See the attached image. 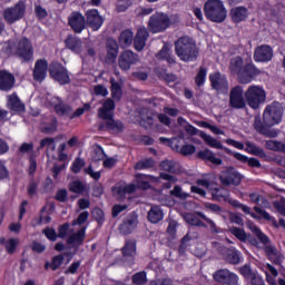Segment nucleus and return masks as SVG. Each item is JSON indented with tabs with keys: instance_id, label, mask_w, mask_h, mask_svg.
<instances>
[{
	"instance_id": "dca6fc26",
	"label": "nucleus",
	"mask_w": 285,
	"mask_h": 285,
	"mask_svg": "<svg viewBox=\"0 0 285 285\" xmlns=\"http://www.w3.org/2000/svg\"><path fill=\"white\" fill-rule=\"evenodd\" d=\"M50 75L52 79L61 85L70 83V76L68 75V70L61 65H53L50 70Z\"/></svg>"
},
{
	"instance_id": "2eb2a0df",
	"label": "nucleus",
	"mask_w": 285,
	"mask_h": 285,
	"mask_svg": "<svg viewBox=\"0 0 285 285\" xmlns=\"http://www.w3.org/2000/svg\"><path fill=\"white\" fill-rule=\"evenodd\" d=\"M244 60L242 57H235L230 60L229 70L232 75H237L240 83H248V79L244 77Z\"/></svg>"
},
{
	"instance_id": "a878e982",
	"label": "nucleus",
	"mask_w": 285,
	"mask_h": 285,
	"mask_svg": "<svg viewBox=\"0 0 285 285\" xmlns=\"http://www.w3.org/2000/svg\"><path fill=\"white\" fill-rule=\"evenodd\" d=\"M136 181L139 188L146 190L147 188H150V184H157V181H159V178L150 175L138 174L136 175Z\"/></svg>"
},
{
	"instance_id": "13d9d810",
	"label": "nucleus",
	"mask_w": 285,
	"mask_h": 285,
	"mask_svg": "<svg viewBox=\"0 0 285 285\" xmlns=\"http://www.w3.org/2000/svg\"><path fill=\"white\" fill-rule=\"evenodd\" d=\"M86 166V160L81 158H76L71 165L72 173H81V168Z\"/></svg>"
},
{
	"instance_id": "c03bdc74",
	"label": "nucleus",
	"mask_w": 285,
	"mask_h": 285,
	"mask_svg": "<svg viewBox=\"0 0 285 285\" xmlns=\"http://www.w3.org/2000/svg\"><path fill=\"white\" fill-rule=\"evenodd\" d=\"M110 83H111V97L112 99H115L116 101H119L121 99V85L117 81H115V78L110 79Z\"/></svg>"
},
{
	"instance_id": "9d476101",
	"label": "nucleus",
	"mask_w": 285,
	"mask_h": 285,
	"mask_svg": "<svg viewBox=\"0 0 285 285\" xmlns=\"http://www.w3.org/2000/svg\"><path fill=\"white\" fill-rule=\"evenodd\" d=\"M219 179L223 186H239L244 177L235 168L229 167L220 173Z\"/></svg>"
},
{
	"instance_id": "338daca9",
	"label": "nucleus",
	"mask_w": 285,
	"mask_h": 285,
	"mask_svg": "<svg viewBox=\"0 0 285 285\" xmlns=\"http://www.w3.org/2000/svg\"><path fill=\"white\" fill-rule=\"evenodd\" d=\"M94 92L98 97H108V89L102 85H97L94 87Z\"/></svg>"
},
{
	"instance_id": "f8f14e48",
	"label": "nucleus",
	"mask_w": 285,
	"mask_h": 285,
	"mask_svg": "<svg viewBox=\"0 0 285 285\" xmlns=\"http://www.w3.org/2000/svg\"><path fill=\"white\" fill-rule=\"evenodd\" d=\"M213 278L218 284L237 285L239 284V277L237 274L228 269H219L213 274Z\"/></svg>"
},
{
	"instance_id": "680f3d73",
	"label": "nucleus",
	"mask_w": 285,
	"mask_h": 285,
	"mask_svg": "<svg viewBox=\"0 0 285 285\" xmlns=\"http://www.w3.org/2000/svg\"><path fill=\"white\" fill-rule=\"evenodd\" d=\"M131 6H132L131 0H119L117 2V10L118 12H126V10H128V8H130Z\"/></svg>"
},
{
	"instance_id": "bb28decb",
	"label": "nucleus",
	"mask_w": 285,
	"mask_h": 285,
	"mask_svg": "<svg viewBox=\"0 0 285 285\" xmlns=\"http://www.w3.org/2000/svg\"><path fill=\"white\" fill-rule=\"evenodd\" d=\"M67 48L71 50V52H75L76 55H79L83 50V42H81V39L77 37H68L65 41Z\"/></svg>"
},
{
	"instance_id": "e2e57ef3",
	"label": "nucleus",
	"mask_w": 285,
	"mask_h": 285,
	"mask_svg": "<svg viewBox=\"0 0 285 285\" xmlns=\"http://www.w3.org/2000/svg\"><path fill=\"white\" fill-rule=\"evenodd\" d=\"M90 110V104H85L83 107L78 108L73 114H69L70 119H75V117H81L83 112Z\"/></svg>"
},
{
	"instance_id": "4468645a",
	"label": "nucleus",
	"mask_w": 285,
	"mask_h": 285,
	"mask_svg": "<svg viewBox=\"0 0 285 285\" xmlns=\"http://www.w3.org/2000/svg\"><path fill=\"white\" fill-rule=\"evenodd\" d=\"M273 59V48L268 45H262L254 51V61L257 63H266Z\"/></svg>"
},
{
	"instance_id": "0eeeda50",
	"label": "nucleus",
	"mask_w": 285,
	"mask_h": 285,
	"mask_svg": "<svg viewBox=\"0 0 285 285\" xmlns=\"http://www.w3.org/2000/svg\"><path fill=\"white\" fill-rule=\"evenodd\" d=\"M170 26V17L166 13H155L150 17L148 28L151 32H164Z\"/></svg>"
},
{
	"instance_id": "b1692460",
	"label": "nucleus",
	"mask_w": 285,
	"mask_h": 285,
	"mask_svg": "<svg viewBox=\"0 0 285 285\" xmlns=\"http://www.w3.org/2000/svg\"><path fill=\"white\" fill-rule=\"evenodd\" d=\"M48 75V61L41 59L38 60L33 69V79L36 81H43Z\"/></svg>"
},
{
	"instance_id": "6e6552de",
	"label": "nucleus",
	"mask_w": 285,
	"mask_h": 285,
	"mask_svg": "<svg viewBox=\"0 0 285 285\" xmlns=\"http://www.w3.org/2000/svg\"><path fill=\"white\" fill-rule=\"evenodd\" d=\"M26 14V3L20 1L11 8H7L3 11V19L7 23H17V21L23 19Z\"/></svg>"
},
{
	"instance_id": "49530a36",
	"label": "nucleus",
	"mask_w": 285,
	"mask_h": 285,
	"mask_svg": "<svg viewBox=\"0 0 285 285\" xmlns=\"http://www.w3.org/2000/svg\"><path fill=\"white\" fill-rule=\"evenodd\" d=\"M156 57L157 59H166L168 63H175V59L170 56V49L168 47H163Z\"/></svg>"
},
{
	"instance_id": "f3484780",
	"label": "nucleus",
	"mask_w": 285,
	"mask_h": 285,
	"mask_svg": "<svg viewBox=\"0 0 285 285\" xmlns=\"http://www.w3.org/2000/svg\"><path fill=\"white\" fill-rule=\"evenodd\" d=\"M209 81L214 90H217L218 92H224V90H228V80H226V76L219 72L212 73L209 76Z\"/></svg>"
},
{
	"instance_id": "9b49d317",
	"label": "nucleus",
	"mask_w": 285,
	"mask_h": 285,
	"mask_svg": "<svg viewBox=\"0 0 285 285\" xmlns=\"http://www.w3.org/2000/svg\"><path fill=\"white\" fill-rule=\"evenodd\" d=\"M244 94V87L242 86H236L232 88L229 92V106L232 108H236L237 110L242 108H246V98Z\"/></svg>"
},
{
	"instance_id": "4be33fe9",
	"label": "nucleus",
	"mask_w": 285,
	"mask_h": 285,
	"mask_svg": "<svg viewBox=\"0 0 285 285\" xmlns=\"http://www.w3.org/2000/svg\"><path fill=\"white\" fill-rule=\"evenodd\" d=\"M69 26L77 33L82 32V30L86 28V18L79 12H73L69 17Z\"/></svg>"
},
{
	"instance_id": "603ef678",
	"label": "nucleus",
	"mask_w": 285,
	"mask_h": 285,
	"mask_svg": "<svg viewBox=\"0 0 285 285\" xmlns=\"http://www.w3.org/2000/svg\"><path fill=\"white\" fill-rule=\"evenodd\" d=\"M227 259L230 264H239L240 262V254L237 249H229L227 254Z\"/></svg>"
},
{
	"instance_id": "72a5a7b5",
	"label": "nucleus",
	"mask_w": 285,
	"mask_h": 285,
	"mask_svg": "<svg viewBox=\"0 0 285 285\" xmlns=\"http://www.w3.org/2000/svg\"><path fill=\"white\" fill-rule=\"evenodd\" d=\"M122 255L128 259L129 258H135V255H137V244L135 240H127L125 243V246L122 247Z\"/></svg>"
},
{
	"instance_id": "4c0bfd02",
	"label": "nucleus",
	"mask_w": 285,
	"mask_h": 285,
	"mask_svg": "<svg viewBox=\"0 0 285 285\" xmlns=\"http://www.w3.org/2000/svg\"><path fill=\"white\" fill-rule=\"evenodd\" d=\"M134 38H135V33H132L130 30L122 31L119 37V43L121 48H128V46H131Z\"/></svg>"
},
{
	"instance_id": "a18cd8bd",
	"label": "nucleus",
	"mask_w": 285,
	"mask_h": 285,
	"mask_svg": "<svg viewBox=\"0 0 285 285\" xmlns=\"http://www.w3.org/2000/svg\"><path fill=\"white\" fill-rule=\"evenodd\" d=\"M248 228H249V230H252V233H254V235H256V237H258V239L262 242V244H268V236H266L264 233H262V229H259V227H257V225L249 223Z\"/></svg>"
},
{
	"instance_id": "a19ab883",
	"label": "nucleus",
	"mask_w": 285,
	"mask_h": 285,
	"mask_svg": "<svg viewBox=\"0 0 285 285\" xmlns=\"http://www.w3.org/2000/svg\"><path fill=\"white\" fill-rule=\"evenodd\" d=\"M57 138H45L40 141V148H47V153H55L57 148Z\"/></svg>"
},
{
	"instance_id": "7c9ffc66",
	"label": "nucleus",
	"mask_w": 285,
	"mask_h": 285,
	"mask_svg": "<svg viewBox=\"0 0 285 285\" xmlns=\"http://www.w3.org/2000/svg\"><path fill=\"white\" fill-rule=\"evenodd\" d=\"M147 217L151 224H159V222L164 219V210H161V207L159 206H153L148 212Z\"/></svg>"
},
{
	"instance_id": "c85d7f7f",
	"label": "nucleus",
	"mask_w": 285,
	"mask_h": 285,
	"mask_svg": "<svg viewBox=\"0 0 285 285\" xmlns=\"http://www.w3.org/2000/svg\"><path fill=\"white\" fill-rule=\"evenodd\" d=\"M197 157L199 159H205L206 161H210V164H215V166H222L220 158L215 156V153L210 151V149L200 150L197 153Z\"/></svg>"
},
{
	"instance_id": "79ce46f5",
	"label": "nucleus",
	"mask_w": 285,
	"mask_h": 285,
	"mask_svg": "<svg viewBox=\"0 0 285 285\" xmlns=\"http://www.w3.org/2000/svg\"><path fill=\"white\" fill-rule=\"evenodd\" d=\"M265 268L271 273V276L268 274L267 271H265V275H266V282L269 284V285H277L276 281H275V277H277V275H279V273L277 272V269L275 267H273V265L271 264H267L265 266Z\"/></svg>"
},
{
	"instance_id": "c756f323",
	"label": "nucleus",
	"mask_w": 285,
	"mask_h": 285,
	"mask_svg": "<svg viewBox=\"0 0 285 285\" xmlns=\"http://www.w3.org/2000/svg\"><path fill=\"white\" fill-rule=\"evenodd\" d=\"M118 52L119 46L117 45V40L109 39L107 41V61H115V59H117Z\"/></svg>"
},
{
	"instance_id": "39448f33",
	"label": "nucleus",
	"mask_w": 285,
	"mask_h": 285,
	"mask_svg": "<svg viewBox=\"0 0 285 285\" xmlns=\"http://www.w3.org/2000/svg\"><path fill=\"white\" fill-rule=\"evenodd\" d=\"M245 100L249 108L257 110L266 101V90L257 85H252L245 91Z\"/></svg>"
},
{
	"instance_id": "052dcab7",
	"label": "nucleus",
	"mask_w": 285,
	"mask_h": 285,
	"mask_svg": "<svg viewBox=\"0 0 285 285\" xmlns=\"http://www.w3.org/2000/svg\"><path fill=\"white\" fill-rule=\"evenodd\" d=\"M146 282H148V279L146 278V273L144 272L137 273L132 276V283L136 285H144Z\"/></svg>"
},
{
	"instance_id": "20e7f679",
	"label": "nucleus",
	"mask_w": 285,
	"mask_h": 285,
	"mask_svg": "<svg viewBox=\"0 0 285 285\" xmlns=\"http://www.w3.org/2000/svg\"><path fill=\"white\" fill-rule=\"evenodd\" d=\"M112 110H115V101H112V99H107L102 104V107L98 109V117L106 121L109 130H112L114 132H121V130H124V124L112 119Z\"/></svg>"
},
{
	"instance_id": "473e14b6",
	"label": "nucleus",
	"mask_w": 285,
	"mask_h": 285,
	"mask_svg": "<svg viewBox=\"0 0 285 285\" xmlns=\"http://www.w3.org/2000/svg\"><path fill=\"white\" fill-rule=\"evenodd\" d=\"M83 239H86V228H81L77 233L71 234L68 237L67 243L72 244L73 246H81Z\"/></svg>"
},
{
	"instance_id": "5fc2aeb1",
	"label": "nucleus",
	"mask_w": 285,
	"mask_h": 285,
	"mask_svg": "<svg viewBox=\"0 0 285 285\" xmlns=\"http://www.w3.org/2000/svg\"><path fill=\"white\" fill-rule=\"evenodd\" d=\"M184 219L190 226H204V223H202V220H199V218L193 214H186Z\"/></svg>"
},
{
	"instance_id": "3c124183",
	"label": "nucleus",
	"mask_w": 285,
	"mask_h": 285,
	"mask_svg": "<svg viewBox=\"0 0 285 285\" xmlns=\"http://www.w3.org/2000/svg\"><path fill=\"white\" fill-rule=\"evenodd\" d=\"M155 166V160L153 158H148L146 160H141L136 164V170H146V168H153Z\"/></svg>"
},
{
	"instance_id": "37998d69",
	"label": "nucleus",
	"mask_w": 285,
	"mask_h": 285,
	"mask_svg": "<svg viewBox=\"0 0 285 285\" xmlns=\"http://www.w3.org/2000/svg\"><path fill=\"white\" fill-rule=\"evenodd\" d=\"M161 170L167 173H179V165L174 160H164L160 163Z\"/></svg>"
},
{
	"instance_id": "2f4dec72",
	"label": "nucleus",
	"mask_w": 285,
	"mask_h": 285,
	"mask_svg": "<svg viewBox=\"0 0 285 285\" xmlns=\"http://www.w3.org/2000/svg\"><path fill=\"white\" fill-rule=\"evenodd\" d=\"M137 216H129L124 224L120 226V230L121 233H124L125 235H128L130 233H132V230H135L137 228Z\"/></svg>"
},
{
	"instance_id": "ea45409f",
	"label": "nucleus",
	"mask_w": 285,
	"mask_h": 285,
	"mask_svg": "<svg viewBox=\"0 0 285 285\" xmlns=\"http://www.w3.org/2000/svg\"><path fill=\"white\" fill-rule=\"evenodd\" d=\"M202 139L207 144V146H210V148H216L217 150H222L224 148V145L219 142L217 139H215L213 136L207 134H200Z\"/></svg>"
},
{
	"instance_id": "a211bd4d",
	"label": "nucleus",
	"mask_w": 285,
	"mask_h": 285,
	"mask_svg": "<svg viewBox=\"0 0 285 285\" xmlns=\"http://www.w3.org/2000/svg\"><path fill=\"white\" fill-rule=\"evenodd\" d=\"M213 183L208 181V179H198L196 180V185L190 187V191L200 197H206V194L213 190Z\"/></svg>"
},
{
	"instance_id": "393cba45",
	"label": "nucleus",
	"mask_w": 285,
	"mask_h": 285,
	"mask_svg": "<svg viewBox=\"0 0 285 285\" xmlns=\"http://www.w3.org/2000/svg\"><path fill=\"white\" fill-rule=\"evenodd\" d=\"M136 188L137 187L134 184H131V185H126V184L116 185L112 188V193H114L115 197H117V199H125L126 195H128L130 193H135Z\"/></svg>"
},
{
	"instance_id": "7ed1b4c3",
	"label": "nucleus",
	"mask_w": 285,
	"mask_h": 285,
	"mask_svg": "<svg viewBox=\"0 0 285 285\" xmlns=\"http://www.w3.org/2000/svg\"><path fill=\"white\" fill-rule=\"evenodd\" d=\"M176 55L181 61H195L197 59V46L190 38H180L175 43Z\"/></svg>"
},
{
	"instance_id": "58836bf2",
	"label": "nucleus",
	"mask_w": 285,
	"mask_h": 285,
	"mask_svg": "<svg viewBox=\"0 0 285 285\" xmlns=\"http://www.w3.org/2000/svg\"><path fill=\"white\" fill-rule=\"evenodd\" d=\"M265 148H267V150H273L274 153H285V144L278 140H267L265 142Z\"/></svg>"
},
{
	"instance_id": "e433bc0d",
	"label": "nucleus",
	"mask_w": 285,
	"mask_h": 285,
	"mask_svg": "<svg viewBox=\"0 0 285 285\" xmlns=\"http://www.w3.org/2000/svg\"><path fill=\"white\" fill-rule=\"evenodd\" d=\"M212 195L217 202H228L230 204V200H233V198H230V193L224 188L215 189L212 191Z\"/></svg>"
},
{
	"instance_id": "423d86ee",
	"label": "nucleus",
	"mask_w": 285,
	"mask_h": 285,
	"mask_svg": "<svg viewBox=\"0 0 285 285\" xmlns=\"http://www.w3.org/2000/svg\"><path fill=\"white\" fill-rule=\"evenodd\" d=\"M229 204L232 206H234L235 208H240V210H243V213H245V215H250V217H253L254 219H266L267 222H271L273 224V226H275V228H277V220L275 218H273V216H271V214H268V212L259 208V207H254L255 213H250V207L246 206V205H242V203L237 202V200H229ZM259 215V216H257Z\"/></svg>"
},
{
	"instance_id": "f704fd0d",
	"label": "nucleus",
	"mask_w": 285,
	"mask_h": 285,
	"mask_svg": "<svg viewBox=\"0 0 285 285\" xmlns=\"http://www.w3.org/2000/svg\"><path fill=\"white\" fill-rule=\"evenodd\" d=\"M243 75L245 79H247V83H250L253 78L259 75V69H257V67H255L253 63H247L243 69Z\"/></svg>"
},
{
	"instance_id": "cd10ccee",
	"label": "nucleus",
	"mask_w": 285,
	"mask_h": 285,
	"mask_svg": "<svg viewBox=\"0 0 285 285\" xmlns=\"http://www.w3.org/2000/svg\"><path fill=\"white\" fill-rule=\"evenodd\" d=\"M7 106L8 108H10V110H14L16 112H23V110H26V106L19 99V96H17V94L8 96Z\"/></svg>"
},
{
	"instance_id": "f03ea898",
	"label": "nucleus",
	"mask_w": 285,
	"mask_h": 285,
	"mask_svg": "<svg viewBox=\"0 0 285 285\" xmlns=\"http://www.w3.org/2000/svg\"><path fill=\"white\" fill-rule=\"evenodd\" d=\"M205 17L214 23H223L228 17V11L222 0H207L204 6Z\"/></svg>"
},
{
	"instance_id": "774afa93",
	"label": "nucleus",
	"mask_w": 285,
	"mask_h": 285,
	"mask_svg": "<svg viewBox=\"0 0 285 285\" xmlns=\"http://www.w3.org/2000/svg\"><path fill=\"white\" fill-rule=\"evenodd\" d=\"M274 208H276L278 213H282V215H285V198L274 202Z\"/></svg>"
},
{
	"instance_id": "ddd939ff",
	"label": "nucleus",
	"mask_w": 285,
	"mask_h": 285,
	"mask_svg": "<svg viewBox=\"0 0 285 285\" xmlns=\"http://www.w3.org/2000/svg\"><path fill=\"white\" fill-rule=\"evenodd\" d=\"M139 61H140V58L137 53L130 50H127L119 56L118 63L121 70H128L130 66H135V63H139Z\"/></svg>"
},
{
	"instance_id": "09e8293b",
	"label": "nucleus",
	"mask_w": 285,
	"mask_h": 285,
	"mask_svg": "<svg viewBox=\"0 0 285 285\" xmlns=\"http://www.w3.org/2000/svg\"><path fill=\"white\" fill-rule=\"evenodd\" d=\"M69 190H70L71 193L80 194V193H83V190H86V187L83 186V183H82V181L73 180V181L70 183V185H69Z\"/></svg>"
},
{
	"instance_id": "69168bd1",
	"label": "nucleus",
	"mask_w": 285,
	"mask_h": 285,
	"mask_svg": "<svg viewBox=\"0 0 285 285\" xmlns=\"http://www.w3.org/2000/svg\"><path fill=\"white\" fill-rule=\"evenodd\" d=\"M117 164V158L115 157H107L105 156L102 159V166L104 168H115V165Z\"/></svg>"
},
{
	"instance_id": "412c9836",
	"label": "nucleus",
	"mask_w": 285,
	"mask_h": 285,
	"mask_svg": "<svg viewBox=\"0 0 285 285\" xmlns=\"http://www.w3.org/2000/svg\"><path fill=\"white\" fill-rule=\"evenodd\" d=\"M87 23L94 30H99L104 26V18L99 14L97 9H91L86 12Z\"/></svg>"
},
{
	"instance_id": "6ab92c4d",
	"label": "nucleus",
	"mask_w": 285,
	"mask_h": 285,
	"mask_svg": "<svg viewBox=\"0 0 285 285\" xmlns=\"http://www.w3.org/2000/svg\"><path fill=\"white\" fill-rule=\"evenodd\" d=\"M14 75L6 70H0V90L10 92L14 88Z\"/></svg>"
},
{
	"instance_id": "c9c22d12",
	"label": "nucleus",
	"mask_w": 285,
	"mask_h": 285,
	"mask_svg": "<svg viewBox=\"0 0 285 285\" xmlns=\"http://www.w3.org/2000/svg\"><path fill=\"white\" fill-rule=\"evenodd\" d=\"M232 19L235 23H239V21H244L246 17H248V11L244 7H237L232 9Z\"/></svg>"
},
{
	"instance_id": "6e6d98bb",
	"label": "nucleus",
	"mask_w": 285,
	"mask_h": 285,
	"mask_svg": "<svg viewBox=\"0 0 285 285\" xmlns=\"http://www.w3.org/2000/svg\"><path fill=\"white\" fill-rule=\"evenodd\" d=\"M229 233H232V235L237 237V239H239L240 242H246L247 239L246 232H244V229L242 228L230 227Z\"/></svg>"
},
{
	"instance_id": "aec40b11",
	"label": "nucleus",
	"mask_w": 285,
	"mask_h": 285,
	"mask_svg": "<svg viewBox=\"0 0 285 285\" xmlns=\"http://www.w3.org/2000/svg\"><path fill=\"white\" fill-rule=\"evenodd\" d=\"M47 100L58 115H70L72 112V108L63 104L59 97H49Z\"/></svg>"
},
{
	"instance_id": "5701e85b",
	"label": "nucleus",
	"mask_w": 285,
	"mask_h": 285,
	"mask_svg": "<svg viewBox=\"0 0 285 285\" xmlns=\"http://www.w3.org/2000/svg\"><path fill=\"white\" fill-rule=\"evenodd\" d=\"M146 41H148V30L145 27L139 28L136 37L134 38L135 50L141 52V50L146 48Z\"/></svg>"
},
{
	"instance_id": "0e129e2a",
	"label": "nucleus",
	"mask_w": 285,
	"mask_h": 285,
	"mask_svg": "<svg viewBox=\"0 0 285 285\" xmlns=\"http://www.w3.org/2000/svg\"><path fill=\"white\" fill-rule=\"evenodd\" d=\"M206 75L207 71L205 68H200L197 76H196V83L197 86H202L203 83L206 82Z\"/></svg>"
},
{
	"instance_id": "4d7b16f0",
	"label": "nucleus",
	"mask_w": 285,
	"mask_h": 285,
	"mask_svg": "<svg viewBox=\"0 0 285 285\" xmlns=\"http://www.w3.org/2000/svg\"><path fill=\"white\" fill-rule=\"evenodd\" d=\"M7 252L12 255V253H14V250H17V246H19V239L18 238H11L8 239L4 244Z\"/></svg>"
},
{
	"instance_id": "f257e3e1",
	"label": "nucleus",
	"mask_w": 285,
	"mask_h": 285,
	"mask_svg": "<svg viewBox=\"0 0 285 285\" xmlns=\"http://www.w3.org/2000/svg\"><path fill=\"white\" fill-rule=\"evenodd\" d=\"M282 117H284V108H282L279 102H273L265 108L263 112V121L259 116L255 117L254 128L265 137L275 138L279 135V130L272 128L273 126L282 124Z\"/></svg>"
},
{
	"instance_id": "de8ad7c7",
	"label": "nucleus",
	"mask_w": 285,
	"mask_h": 285,
	"mask_svg": "<svg viewBox=\"0 0 285 285\" xmlns=\"http://www.w3.org/2000/svg\"><path fill=\"white\" fill-rule=\"evenodd\" d=\"M106 157L104 149L101 147H94L91 150V159L94 161H101Z\"/></svg>"
},
{
	"instance_id": "8fccbe9b",
	"label": "nucleus",
	"mask_w": 285,
	"mask_h": 285,
	"mask_svg": "<svg viewBox=\"0 0 285 285\" xmlns=\"http://www.w3.org/2000/svg\"><path fill=\"white\" fill-rule=\"evenodd\" d=\"M246 150L252 155H257L258 157L264 156V149L257 147L255 144L246 142Z\"/></svg>"
},
{
	"instance_id": "1a4fd4ad",
	"label": "nucleus",
	"mask_w": 285,
	"mask_h": 285,
	"mask_svg": "<svg viewBox=\"0 0 285 285\" xmlns=\"http://www.w3.org/2000/svg\"><path fill=\"white\" fill-rule=\"evenodd\" d=\"M11 50H13L22 61H30L35 55L32 45L28 38L20 39L17 46L11 47Z\"/></svg>"
},
{
	"instance_id": "864d4df0",
	"label": "nucleus",
	"mask_w": 285,
	"mask_h": 285,
	"mask_svg": "<svg viewBox=\"0 0 285 285\" xmlns=\"http://www.w3.org/2000/svg\"><path fill=\"white\" fill-rule=\"evenodd\" d=\"M170 195L177 197L178 199H188V197H190V194L184 191L179 186H175L170 191Z\"/></svg>"
},
{
	"instance_id": "bf43d9fd",
	"label": "nucleus",
	"mask_w": 285,
	"mask_h": 285,
	"mask_svg": "<svg viewBox=\"0 0 285 285\" xmlns=\"http://www.w3.org/2000/svg\"><path fill=\"white\" fill-rule=\"evenodd\" d=\"M197 148L194 145L186 144L183 147H180L179 153L180 155L188 156V155H195V151Z\"/></svg>"
}]
</instances>
